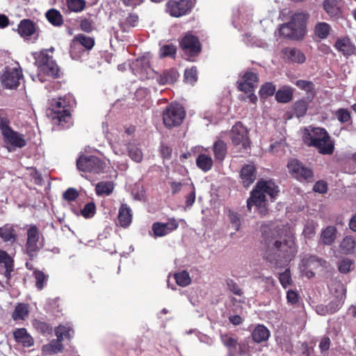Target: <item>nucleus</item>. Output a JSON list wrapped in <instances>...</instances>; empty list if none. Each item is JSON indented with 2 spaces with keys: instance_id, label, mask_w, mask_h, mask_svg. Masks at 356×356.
Returning <instances> with one entry per match:
<instances>
[{
  "instance_id": "20e7f679",
  "label": "nucleus",
  "mask_w": 356,
  "mask_h": 356,
  "mask_svg": "<svg viewBox=\"0 0 356 356\" xmlns=\"http://www.w3.org/2000/svg\"><path fill=\"white\" fill-rule=\"evenodd\" d=\"M54 48L53 47L43 49L40 53L34 54L35 64L38 66V73L36 76H31L33 81L38 79L44 82L43 75H47L52 79L57 78L58 76L59 67L49 52L53 53Z\"/></svg>"
},
{
  "instance_id": "8fccbe9b",
  "label": "nucleus",
  "mask_w": 356,
  "mask_h": 356,
  "mask_svg": "<svg viewBox=\"0 0 356 356\" xmlns=\"http://www.w3.org/2000/svg\"><path fill=\"white\" fill-rule=\"evenodd\" d=\"M276 90L275 86L271 83H266L260 89V95L262 98H266L273 95Z\"/></svg>"
},
{
  "instance_id": "79ce46f5",
  "label": "nucleus",
  "mask_w": 356,
  "mask_h": 356,
  "mask_svg": "<svg viewBox=\"0 0 356 356\" xmlns=\"http://www.w3.org/2000/svg\"><path fill=\"white\" fill-rule=\"evenodd\" d=\"M15 230L11 225H6L0 228V237L4 241L13 242L15 241Z\"/></svg>"
},
{
  "instance_id": "37998d69",
  "label": "nucleus",
  "mask_w": 356,
  "mask_h": 356,
  "mask_svg": "<svg viewBox=\"0 0 356 356\" xmlns=\"http://www.w3.org/2000/svg\"><path fill=\"white\" fill-rule=\"evenodd\" d=\"M96 193L98 195H108L113 190V184L111 181H102L96 185Z\"/></svg>"
},
{
  "instance_id": "c9c22d12",
  "label": "nucleus",
  "mask_w": 356,
  "mask_h": 356,
  "mask_svg": "<svg viewBox=\"0 0 356 356\" xmlns=\"http://www.w3.org/2000/svg\"><path fill=\"white\" fill-rule=\"evenodd\" d=\"M196 164L201 170L207 172L213 165V160L211 156L202 154L197 156Z\"/></svg>"
},
{
  "instance_id": "9b49d317",
  "label": "nucleus",
  "mask_w": 356,
  "mask_h": 356,
  "mask_svg": "<svg viewBox=\"0 0 356 356\" xmlns=\"http://www.w3.org/2000/svg\"><path fill=\"white\" fill-rule=\"evenodd\" d=\"M339 291L335 298L327 305H318L316 312L321 316L330 315L337 312L343 305L346 298V289L342 284H339Z\"/></svg>"
},
{
  "instance_id": "7ed1b4c3",
  "label": "nucleus",
  "mask_w": 356,
  "mask_h": 356,
  "mask_svg": "<svg viewBox=\"0 0 356 356\" xmlns=\"http://www.w3.org/2000/svg\"><path fill=\"white\" fill-rule=\"evenodd\" d=\"M302 140L310 147H316L322 154H332L334 144L325 129L309 127L305 129Z\"/></svg>"
},
{
  "instance_id": "393cba45",
  "label": "nucleus",
  "mask_w": 356,
  "mask_h": 356,
  "mask_svg": "<svg viewBox=\"0 0 356 356\" xmlns=\"http://www.w3.org/2000/svg\"><path fill=\"white\" fill-rule=\"evenodd\" d=\"M118 222L122 227H127L132 221V212L127 204H122L118 212Z\"/></svg>"
},
{
  "instance_id": "4be33fe9",
  "label": "nucleus",
  "mask_w": 356,
  "mask_h": 356,
  "mask_svg": "<svg viewBox=\"0 0 356 356\" xmlns=\"http://www.w3.org/2000/svg\"><path fill=\"white\" fill-rule=\"evenodd\" d=\"M243 81L238 85V89L245 92H251L254 90L258 82V76L253 72H246L243 76Z\"/></svg>"
},
{
  "instance_id": "f704fd0d",
  "label": "nucleus",
  "mask_w": 356,
  "mask_h": 356,
  "mask_svg": "<svg viewBox=\"0 0 356 356\" xmlns=\"http://www.w3.org/2000/svg\"><path fill=\"white\" fill-rule=\"evenodd\" d=\"M293 90L285 87L278 90L275 93V99L280 103H288L293 98Z\"/></svg>"
},
{
  "instance_id": "cd10ccee",
  "label": "nucleus",
  "mask_w": 356,
  "mask_h": 356,
  "mask_svg": "<svg viewBox=\"0 0 356 356\" xmlns=\"http://www.w3.org/2000/svg\"><path fill=\"white\" fill-rule=\"evenodd\" d=\"M270 331L263 325H257L252 332V337L254 342L261 343L268 339Z\"/></svg>"
},
{
  "instance_id": "c85d7f7f",
  "label": "nucleus",
  "mask_w": 356,
  "mask_h": 356,
  "mask_svg": "<svg viewBox=\"0 0 356 356\" xmlns=\"http://www.w3.org/2000/svg\"><path fill=\"white\" fill-rule=\"evenodd\" d=\"M220 341L222 344L228 349L229 355L236 351L238 345V339L233 334L229 333H221Z\"/></svg>"
},
{
  "instance_id": "39448f33",
  "label": "nucleus",
  "mask_w": 356,
  "mask_h": 356,
  "mask_svg": "<svg viewBox=\"0 0 356 356\" xmlns=\"http://www.w3.org/2000/svg\"><path fill=\"white\" fill-rule=\"evenodd\" d=\"M47 115L54 125L59 126L62 129H67L72 124L70 107L64 99L53 100L51 108L47 111Z\"/></svg>"
},
{
  "instance_id": "aec40b11",
  "label": "nucleus",
  "mask_w": 356,
  "mask_h": 356,
  "mask_svg": "<svg viewBox=\"0 0 356 356\" xmlns=\"http://www.w3.org/2000/svg\"><path fill=\"white\" fill-rule=\"evenodd\" d=\"M180 45L184 52L190 56H195L201 50L198 38L191 34H186L181 39Z\"/></svg>"
},
{
  "instance_id": "72a5a7b5",
  "label": "nucleus",
  "mask_w": 356,
  "mask_h": 356,
  "mask_svg": "<svg viewBox=\"0 0 356 356\" xmlns=\"http://www.w3.org/2000/svg\"><path fill=\"white\" fill-rule=\"evenodd\" d=\"M296 86L300 89L305 90L307 94L309 101H312L315 95L314 84L313 82L306 80H298L295 83Z\"/></svg>"
},
{
  "instance_id": "0e129e2a",
  "label": "nucleus",
  "mask_w": 356,
  "mask_h": 356,
  "mask_svg": "<svg viewBox=\"0 0 356 356\" xmlns=\"http://www.w3.org/2000/svg\"><path fill=\"white\" fill-rule=\"evenodd\" d=\"M195 201V188L193 184H191V191L186 196V207L191 208Z\"/></svg>"
},
{
  "instance_id": "338daca9",
  "label": "nucleus",
  "mask_w": 356,
  "mask_h": 356,
  "mask_svg": "<svg viewBox=\"0 0 356 356\" xmlns=\"http://www.w3.org/2000/svg\"><path fill=\"white\" fill-rule=\"evenodd\" d=\"M63 197L65 200L73 201L78 197V193L74 188H70L63 193Z\"/></svg>"
},
{
  "instance_id": "09e8293b",
  "label": "nucleus",
  "mask_w": 356,
  "mask_h": 356,
  "mask_svg": "<svg viewBox=\"0 0 356 356\" xmlns=\"http://www.w3.org/2000/svg\"><path fill=\"white\" fill-rule=\"evenodd\" d=\"M229 220L232 227L236 230L238 231L241 227V217L240 215L232 210L228 212Z\"/></svg>"
},
{
  "instance_id": "603ef678",
  "label": "nucleus",
  "mask_w": 356,
  "mask_h": 356,
  "mask_svg": "<svg viewBox=\"0 0 356 356\" xmlns=\"http://www.w3.org/2000/svg\"><path fill=\"white\" fill-rule=\"evenodd\" d=\"M37 31L35 24L30 19H24V36H30Z\"/></svg>"
},
{
  "instance_id": "ddd939ff",
  "label": "nucleus",
  "mask_w": 356,
  "mask_h": 356,
  "mask_svg": "<svg viewBox=\"0 0 356 356\" xmlns=\"http://www.w3.org/2000/svg\"><path fill=\"white\" fill-rule=\"evenodd\" d=\"M26 234V252L31 259H33L36 257L40 248V232L35 225H31L28 226Z\"/></svg>"
},
{
  "instance_id": "4468645a",
  "label": "nucleus",
  "mask_w": 356,
  "mask_h": 356,
  "mask_svg": "<svg viewBox=\"0 0 356 356\" xmlns=\"http://www.w3.org/2000/svg\"><path fill=\"white\" fill-rule=\"evenodd\" d=\"M13 270V261L5 252L0 250V284L6 288L8 285L10 273Z\"/></svg>"
},
{
  "instance_id": "a211bd4d",
  "label": "nucleus",
  "mask_w": 356,
  "mask_h": 356,
  "mask_svg": "<svg viewBox=\"0 0 356 356\" xmlns=\"http://www.w3.org/2000/svg\"><path fill=\"white\" fill-rule=\"evenodd\" d=\"M124 146V149H120V154H124L127 151L129 156L136 163L142 161L143 154L141 149L138 147V143L136 140L129 141L128 139H124L122 141V145Z\"/></svg>"
},
{
  "instance_id": "dca6fc26",
  "label": "nucleus",
  "mask_w": 356,
  "mask_h": 356,
  "mask_svg": "<svg viewBox=\"0 0 356 356\" xmlns=\"http://www.w3.org/2000/svg\"><path fill=\"white\" fill-rule=\"evenodd\" d=\"M193 7L191 0L169 1L166 4V12L171 16L179 17L186 15Z\"/></svg>"
},
{
  "instance_id": "774afa93",
  "label": "nucleus",
  "mask_w": 356,
  "mask_h": 356,
  "mask_svg": "<svg viewBox=\"0 0 356 356\" xmlns=\"http://www.w3.org/2000/svg\"><path fill=\"white\" fill-rule=\"evenodd\" d=\"M313 189L316 193H325L327 192V186L324 181H318L314 184Z\"/></svg>"
},
{
  "instance_id": "b1692460",
  "label": "nucleus",
  "mask_w": 356,
  "mask_h": 356,
  "mask_svg": "<svg viewBox=\"0 0 356 356\" xmlns=\"http://www.w3.org/2000/svg\"><path fill=\"white\" fill-rule=\"evenodd\" d=\"M256 176V168L253 165H245L241 170V178L245 187L250 186L255 181Z\"/></svg>"
},
{
  "instance_id": "473e14b6",
  "label": "nucleus",
  "mask_w": 356,
  "mask_h": 356,
  "mask_svg": "<svg viewBox=\"0 0 356 356\" xmlns=\"http://www.w3.org/2000/svg\"><path fill=\"white\" fill-rule=\"evenodd\" d=\"M227 144L224 141L218 140L214 143L213 150L216 161L221 162L225 159L227 152Z\"/></svg>"
},
{
  "instance_id": "6ab92c4d",
  "label": "nucleus",
  "mask_w": 356,
  "mask_h": 356,
  "mask_svg": "<svg viewBox=\"0 0 356 356\" xmlns=\"http://www.w3.org/2000/svg\"><path fill=\"white\" fill-rule=\"evenodd\" d=\"M19 77L20 73L17 68H6L0 79L3 87L13 89L19 86Z\"/></svg>"
},
{
  "instance_id": "5fc2aeb1",
  "label": "nucleus",
  "mask_w": 356,
  "mask_h": 356,
  "mask_svg": "<svg viewBox=\"0 0 356 356\" xmlns=\"http://www.w3.org/2000/svg\"><path fill=\"white\" fill-rule=\"evenodd\" d=\"M225 283L229 290L232 291L234 295L239 296H242V290L235 281H234L232 279L227 278L225 280Z\"/></svg>"
},
{
  "instance_id": "412c9836",
  "label": "nucleus",
  "mask_w": 356,
  "mask_h": 356,
  "mask_svg": "<svg viewBox=\"0 0 356 356\" xmlns=\"http://www.w3.org/2000/svg\"><path fill=\"white\" fill-rule=\"evenodd\" d=\"M284 59L291 63H303L305 56L301 50L294 47H286L282 51Z\"/></svg>"
},
{
  "instance_id": "864d4df0",
  "label": "nucleus",
  "mask_w": 356,
  "mask_h": 356,
  "mask_svg": "<svg viewBox=\"0 0 356 356\" xmlns=\"http://www.w3.org/2000/svg\"><path fill=\"white\" fill-rule=\"evenodd\" d=\"M96 207L94 202H89L86 204L83 209H81V213L82 216L86 218L92 217L95 213Z\"/></svg>"
},
{
  "instance_id": "f257e3e1",
  "label": "nucleus",
  "mask_w": 356,
  "mask_h": 356,
  "mask_svg": "<svg viewBox=\"0 0 356 356\" xmlns=\"http://www.w3.org/2000/svg\"><path fill=\"white\" fill-rule=\"evenodd\" d=\"M262 238L266 245L264 258L275 267L281 268L286 265L297 253L292 235H286L278 238L275 231L263 227Z\"/></svg>"
},
{
  "instance_id": "4d7b16f0",
  "label": "nucleus",
  "mask_w": 356,
  "mask_h": 356,
  "mask_svg": "<svg viewBox=\"0 0 356 356\" xmlns=\"http://www.w3.org/2000/svg\"><path fill=\"white\" fill-rule=\"evenodd\" d=\"M335 115L338 120L341 123L348 122L350 120V113L345 108H339L337 110Z\"/></svg>"
},
{
  "instance_id": "0eeeda50",
  "label": "nucleus",
  "mask_w": 356,
  "mask_h": 356,
  "mask_svg": "<svg viewBox=\"0 0 356 356\" xmlns=\"http://www.w3.org/2000/svg\"><path fill=\"white\" fill-rule=\"evenodd\" d=\"M9 121L3 111L0 110V130L8 152L14 151L22 146V138L18 133L10 129Z\"/></svg>"
},
{
  "instance_id": "ea45409f",
  "label": "nucleus",
  "mask_w": 356,
  "mask_h": 356,
  "mask_svg": "<svg viewBox=\"0 0 356 356\" xmlns=\"http://www.w3.org/2000/svg\"><path fill=\"white\" fill-rule=\"evenodd\" d=\"M331 27L326 22H318L315 26V34L321 39H325L330 31Z\"/></svg>"
},
{
  "instance_id": "e2e57ef3",
  "label": "nucleus",
  "mask_w": 356,
  "mask_h": 356,
  "mask_svg": "<svg viewBox=\"0 0 356 356\" xmlns=\"http://www.w3.org/2000/svg\"><path fill=\"white\" fill-rule=\"evenodd\" d=\"M353 266V262L348 259L341 260L339 264V270L343 273L349 272Z\"/></svg>"
},
{
  "instance_id": "a19ab883",
  "label": "nucleus",
  "mask_w": 356,
  "mask_h": 356,
  "mask_svg": "<svg viewBox=\"0 0 356 356\" xmlns=\"http://www.w3.org/2000/svg\"><path fill=\"white\" fill-rule=\"evenodd\" d=\"M355 248V241L352 236H347L341 241L340 249L344 254H349L353 252Z\"/></svg>"
},
{
  "instance_id": "58836bf2",
  "label": "nucleus",
  "mask_w": 356,
  "mask_h": 356,
  "mask_svg": "<svg viewBox=\"0 0 356 356\" xmlns=\"http://www.w3.org/2000/svg\"><path fill=\"white\" fill-rule=\"evenodd\" d=\"M47 20L54 26H60L63 21L61 14L56 9H50L46 13Z\"/></svg>"
},
{
  "instance_id": "2f4dec72",
  "label": "nucleus",
  "mask_w": 356,
  "mask_h": 356,
  "mask_svg": "<svg viewBox=\"0 0 356 356\" xmlns=\"http://www.w3.org/2000/svg\"><path fill=\"white\" fill-rule=\"evenodd\" d=\"M55 334L57 338L64 341L70 340L74 335V330L70 323L60 325L55 328Z\"/></svg>"
},
{
  "instance_id": "6e6d98bb",
  "label": "nucleus",
  "mask_w": 356,
  "mask_h": 356,
  "mask_svg": "<svg viewBox=\"0 0 356 356\" xmlns=\"http://www.w3.org/2000/svg\"><path fill=\"white\" fill-rule=\"evenodd\" d=\"M176 47L173 44H165L161 48L160 54L161 57H173L176 54Z\"/></svg>"
},
{
  "instance_id": "de8ad7c7",
  "label": "nucleus",
  "mask_w": 356,
  "mask_h": 356,
  "mask_svg": "<svg viewBox=\"0 0 356 356\" xmlns=\"http://www.w3.org/2000/svg\"><path fill=\"white\" fill-rule=\"evenodd\" d=\"M67 8L73 12H81L86 6L84 0H66Z\"/></svg>"
},
{
  "instance_id": "423d86ee",
  "label": "nucleus",
  "mask_w": 356,
  "mask_h": 356,
  "mask_svg": "<svg viewBox=\"0 0 356 356\" xmlns=\"http://www.w3.org/2000/svg\"><path fill=\"white\" fill-rule=\"evenodd\" d=\"M307 16L304 13L294 14L290 22L282 24L280 33L283 37L292 40H300L305 33V23Z\"/></svg>"
},
{
  "instance_id": "3c124183",
  "label": "nucleus",
  "mask_w": 356,
  "mask_h": 356,
  "mask_svg": "<svg viewBox=\"0 0 356 356\" xmlns=\"http://www.w3.org/2000/svg\"><path fill=\"white\" fill-rule=\"evenodd\" d=\"M279 280L281 285L284 288L289 286L292 283V279L289 269H286L283 273L280 274Z\"/></svg>"
},
{
  "instance_id": "5701e85b",
  "label": "nucleus",
  "mask_w": 356,
  "mask_h": 356,
  "mask_svg": "<svg viewBox=\"0 0 356 356\" xmlns=\"http://www.w3.org/2000/svg\"><path fill=\"white\" fill-rule=\"evenodd\" d=\"M323 8L331 17H339L341 13L342 0H325Z\"/></svg>"
},
{
  "instance_id": "bf43d9fd",
  "label": "nucleus",
  "mask_w": 356,
  "mask_h": 356,
  "mask_svg": "<svg viewBox=\"0 0 356 356\" xmlns=\"http://www.w3.org/2000/svg\"><path fill=\"white\" fill-rule=\"evenodd\" d=\"M316 234V225L313 222H307L303 229V234L305 238H312Z\"/></svg>"
},
{
  "instance_id": "13d9d810",
  "label": "nucleus",
  "mask_w": 356,
  "mask_h": 356,
  "mask_svg": "<svg viewBox=\"0 0 356 356\" xmlns=\"http://www.w3.org/2000/svg\"><path fill=\"white\" fill-rule=\"evenodd\" d=\"M184 76L186 82L193 84L197 80V69L193 67L185 70Z\"/></svg>"
},
{
  "instance_id": "f03ea898",
  "label": "nucleus",
  "mask_w": 356,
  "mask_h": 356,
  "mask_svg": "<svg viewBox=\"0 0 356 356\" xmlns=\"http://www.w3.org/2000/svg\"><path fill=\"white\" fill-rule=\"evenodd\" d=\"M278 192L277 186L272 181H259L252 191L250 197L247 200L248 209L250 210L252 206H255L261 216H266L268 211L267 195L273 200Z\"/></svg>"
},
{
  "instance_id": "c756f323",
  "label": "nucleus",
  "mask_w": 356,
  "mask_h": 356,
  "mask_svg": "<svg viewBox=\"0 0 356 356\" xmlns=\"http://www.w3.org/2000/svg\"><path fill=\"white\" fill-rule=\"evenodd\" d=\"M24 177L26 181V184L28 187H29L28 181L36 185H42V177L35 168L26 167V172H24Z\"/></svg>"
},
{
  "instance_id": "9d476101",
  "label": "nucleus",
  "mask_w": 356,
  "mask_h": 356,
  "mask_svg": "<svg viewBox=\"0 0 356 356\" xmlns=\"http://www.w3.org/2000/svg\"><path fill=\"white\" fill-rule=\"evenodd\" d=\"M230 137L233 145L238 149L241 152H248L250 140L248 137V129L243 124L238 122L233 126Z\"/></svg>"
},
{
  "instance_id": "7c9ffc66",
  "label": "nucleus",
  "mask_w": 356,
  "mask_h": 356,
  "mask_svg": "<svg viewBox=\"0 0 356 356\" xmlns=\"http://www.w3.org/2000/svg\"><path fill=\"white\" fill-rule=\"evenodd\" d=\"M179 76L177 71L175 69L165 70L157 78V81L161 85L172 84L175 83Z\"/></svg>"
},
{
  "instance_id": "6e6552de",
  "label": "nucleus",
  "mask_w": 356,
  "mask_h": 356,
  "mask_svg": "<svg viewBox=\"0 0 356 356\" xmlns=\"http://www.w3.org/2000/svg\"><path fill=\"white\" fill-rule=\"evenodd\" d=\"M186 116L184 107L179 104L173 103L169 105L163 113V120L165 126L172 128L179 126Z\"/></svg>"
},
{
  "instance_id": "f3484780",
  "label": "nucleus",
  "mask_w": 356,
  "mask_h": 356,
  "mask_svg": "<svg viewBox=\"0 0 356 356\" xmlns=\"http://www.w3.org/2000/svg\"><path fill=\"white\" fill-rule=\"evenodd\" d=\"M132 70L142 80L153 78L155 74V72L149 65V60L145 58L137 59L133 63Z\"/></svg>"
},
{
  "instance_id": "4c0bfd02",
  "label": "nucleus",
  "mask_w": 356,
  "mask_h": 356,
  "mask_svg": "<svg viewBox=\"0 0 356 356\" xmlns=\"http://www.w3.org/2000/svg\"><path fill=\"white\" fill-rule=\"evenodd\" d=\"M62 341H63L60 340L59 338H57L56 339H53L49 344L43 346V351L51 354H56L59 352H61L63 348Z\"/></svg>"
},
{
  "instance_id": "49530a36",
  "label": "nucleus",
  "mask_w": 356,
  "mask_h": 356,
  "mask_svg": "<svg viewBox=\"0 0 356 356\" xmlns=\"http://www.w3.org/2000/svg\"><path fill=\"white\" fill-rule=\"evenodd\" d=\"M308 108V103L304 99H300L293 105L294 112L298 118L302 117L305 115Z\"/></svg>"
},
{
  "instance_id": "052dcab7",
  "label": "nucleus",
  "mask_w": 356,
  "mask_h": 356,
  "mask_svg": "<svg viewBox=\"0 0 356 356\" xmlns=\"http://www.w3.org/2000/svg\"><path fill=\"white\" fill-rule=\"evenodd\" d=\"M152 231L156 237H161L168 234L163 227V222L153 223Z\"/></svg>"
},
{
  "instance_id": "69168bd1",
  "label": "nucleus",
  "mask_w": 356,
  "mask_h": 356,
  "mask_svg": "<svg viewBox=\"0 0 356 356\" xmlns=\"http://www.w3.org/2000/svg\"><path fill=\"white\" fill-rule=\"evenodd\" d=\"M179 226L178 222L174 218L170 219L167 222H163V227L168 234L177 229Z\"/></svg>"
},
{
  "instance_id": "2eb2a0df",
  "label": "nucleus",
  "mask_w": 356,
  "mask_h": 356,
  "mask_svg": "<svg viewBox=\"0 0 356 356\" xmlns=\"http://www.w3.org/2000/svg\"><path fill=\"white\" fill-rule=\"evenodd\" d=\"M289 172L300 181H311L313 179V172L311 169L305 167L296 159H291L287 164Z\"/></svg>"
},
{
  "instance_id": "c03bdc74",
  "label": "nucleus",
  "mask_w": 356,
  "mask_h": 356,
  "mask_svg": "<svg viewBox=\"0 0 356 356\" xmlns=\"http://www.w3.org/2000/svg\"><path fill=\"white\" fill-rule=\"evenodd\" d=\"M177 285L185 287L189 285L191 282V279L189 273L186 270H182L174 275Z\"/></svg>"
},
{
  "instance_id": "bb28decb",
  "label": "nucleus",
  "mask_w": 356,
  "mask_h": 356,
  "mask_svg": "<svg viewBox=\"0 0 356 356\" xmlns=\"http://www.w3.org/2000/svg\"><path fill=\"white\" fill-rule=\"evenodd\" d=\"M337 237V229L334 226H328L321 232L320 242L324 245H330Z\"/></svg>"
},
{
  "instance_id": "a18cd8bd",
  "label": "nucleus",
  "mask_w": 356,
  "mask_h": 356,
  "mask_svg": "<svg viewBox=\"0 0 356 356\" xmlns=\"http://www.w3.org/2000/svg\"><path fill=\"white\" fill-rule=\"evenodd\" d=\"M33 275L35 280V286L38 290H42L47 281L48 275H46L43 272L35 270L33 272Z\"/></svg>"
},
{
  "instance_id": "a878e982",
  "label": "nucleus",
  "mask_w": 356,
  "mask_h": 356,
  "mask_svg": "<svg viewBox=\"0 0 356 356\" xmlns=\"http://www.w3.org/2000/svg\"><path fill=\"white\" fill-rule=\"evenodd\" d=\"M77 45H81L86 50H90L95 45V40L91 37L83 34H78L74 38L71 48H74Z\"/></svg>"
},
{
  "instance_id": "e433bc0d",
  "label": "nucleus",
  "mask_w": 356,
  "mask_h": 356,
  "mask_svg": "<svg viewBox=\"0 0 356 356\" xmlns=\"http://www.w3.org/2000/svg\"><path fill=\"white\" fill-rule=\"evenodd\" d=\"M334 47L339 51H341L346 55H350L353 52V47L348 39L343 38L338 40L336 42Z\"/></svg>"
},
{
  "instance_id": "f8f14e48",
  "label": "nucleus",
  "mask_w": 356,
  "mask_h": 356,
  "mask_svg": "<svg viewBox=\"0 0 356 356\" xmlns=\"http://www.w3.org/2000/svg\"><path fill=\"white\" fill-rule=\"evenodd\" d=\"M327 267V263L325 260L315 255H307L302 259L300 268L303 275L312 278L315 275L314 270Z\"/></svg>"
},
{
  "instance_id": "680f3d73",
  "label": "nucleus",
  "mask_w": 356,
  "mask_h": 356,
  "mask_svg": "<svg viewBox=\"0 0 356 356\" xmlns=\"http://www.w3.org/2000/svg\"><path fill=\"white\" fill-rule=\"evenodd\" d=\"M33 324L35 329L43 334L49 333L51 331V327L44 322L35 320Z\"/></svg>"
},
{
  "instance_id": "1a4fd4ad",
  "label": "nucleus",
  "mask_w": 356,
  "mask_h": 356,
  "mask_svg": "<svg viewBox=\"0 0 356 356\" xmlns=\"http://www.w3.org/2000/svg\"><path fill=\"white\" fill-rule=\"evenodd\" d=\"M76 167L82 172L100 174L104 171L106 163L97 156L83 154L77 159Z\"/></svg>"
}]
</instances>
